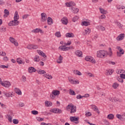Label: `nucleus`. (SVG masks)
I'll use <instances>...</instances> for the list:
<instances>
[{
    "mask_svg": "<svg viewBox=\"0 0 125 125\" xmlns=\"http://www.w3.org/2000/svg\"><path fill=\"white\" fill-rule=\"evenodd\" d=\"M73 74H75V75H77L78 76H82V73L80 72L79 70H73Z\"/></svg>",
    "mask_w": 125,
    "mask_h": 125,
    "instance_id": "obj_25",
    "label": "nucleus"
},
{
    "mask_svg": "<svg viewBox=\"0 0 125 125\" xmlns=\"http://www.w3.org/2000/svg\"><path fill=\"white\" fill-rule=\"evenodd\" d=\"M120 78H121V79H124L125 80V75L124 74H120Z\"/></svg>",
    "mask_w": 125,
    "mask_h": 125,
    "instance_id": "obj_63",
    "label": "nucleus"
},
{
    "mask_svg": "<svg viewBox=\"0 0 125 125\" xmlns=\"http://www.w3.org/2000/svg\"><path fill=\"white\" fill-rule=\"evenodd\" d=\"M66 38H74L75 35L73 33H67L65 34Z\"/></svg>",
    "mask_w": 125,
    "mask_h": 125,
    "instance_id": "obj_19",
    "label": "nucleus"
},
{
    "mask_svg": "<svg viewBox=\"0 0 125 125\" xmlns=\"http://www.w3.org/2000/svg\"><path fill=\"white\" fill-rule=\"evenodd\" d=\"M9 41L12 43H14L15 46H18V42L15 41V39L13 38V37H10Z\"/></svg>",
    "mask_w": 125,
    "mask_h": 125,
    "instance_id": "obj_9",
    "label": "nucleus"
},
{
    "mask_svg": "<svg viewBox=\"0 0 125 125\" xmlns=\"http://www.w3.org/2000/svg\"><path fill=\"white\" fill-rule=\"evenodd\" d=\"M124 116H123L121 114H117L116 115V118H117V119H119V120H120V121H124L125 119H124Z\"/></svg>",
    "mask_w": 125,
    "mask_h": 125,
    "instance_id": "obj_21",
    "label": "nucleus"
},
{
    "mask_svg": "<svg viewBox=\"0 0 125 125\" xmlns=\"http://www.w3.org/2000/svg\"><path fill=\"white\" fill-rule=\"evenodd\" d=\"M56 37H57V38H60L61 37V34L60 33V32H57L55 33Z\"/></svg>",
    "mask_w": 125,
    "mask_h": 125,
    "instance_id": "obj_48",
    "label": "nucleus"
},
{
    "mask_svg": "<svg viewBox=\"0 0 125 125\" xmlns=\"http://www.w3.org/2000/svg\"><path fill=\"white\" fill-rule=\"evenodd\" d=\"M78 19H79V17L76 16L72 18V21L73 22H76V21H78Z\"/></svg>",
    "mask_w": 125,
    "mask_h": 125,
    "instance_id": "obj_45",
    "label": "nucleus"
},
{
    "mask_svg": "<svg viewBox=\"0 0 125 125\" xmlns=\"http://www.w3.org/2000/svg\"><path fill=\"white\" fill-rule=\"evenodd\" d=\"M4 14L3 15V17L4 18H6V17H8V16L9 15V11L8 10L5 9L4 10Z\"/></svg>",
    "mask_w": 125,
    "mask_h": 125,
    "instance_id": "obj_14",
    "label": "nucleus"
},
{
    "mask_svg": "<svg viewBox=\"0 0 125 125\" xmlns=\"http://www.w3.org/2000/svg\"><path fill=\"white\" fill-rule=\"evenodd\" d=\"M92 114L90 112H86L85 114V116L86 117H90L91 116Z\"/></svg>",
    "mask_w": 125,
    "mask_h": 125,
    "instance_id": "obj_49",
    "label": "nucleus"
},
{
    "mask_svg": "<svg viewBox=\"0 0 125 125\" xmlns=\"http://www.w3.org/2000/svg\"><path fill=\"white\" fill-rule=\"evenodd\" d=\"M0 84L4 86V87H9L11 85L10 82L9 81H5L4 83L1 82V79L0 78Z\"/></svg>",
    "mask_w": 125,
    "mask_h": 125,
    "instance_id": "obj_3",
    "label": "nucleus"
},
{
    "mask_svg": "<svg viewBox=\"0 0 125 125\" xmlns=\"http://www.w3.org/2000/svg\"><path fill=\"white\" fill-rule=\"evenodd\" d=\"M90 32H91L90 28H87L84 30V31L83 32V36H85V35H89Z\"/></svg>",
    "mask_w": 125,
    "mask_h": 125,
    "instance_id": "obj_13",
    "label": "nucleus"
},
{
    "mask_svg": "<svg viewBox=\"0 0 125 125\" xmlns=\"http://www.w3.org/2000/svg\"><path fill=\"white\" fill-rule=\"evenodd\" d=\"M8 25L9 26H15L16 24H15L14 23H13V21H12L8 23Z\"/></svg>",
    "mask_w": 125,
    "mask_h": 125,
    "instance_id": "obj_54",
    "label": "nucleus"
},
{
    "mask_svg": "<svg viewBox=\"0 0 125 125\" xmlns=\"http://www.w3.org/2000/svg\"><path fill=\"white\" fill-rule=\"evenodd\" d=\"M15 91L16 92V93H17V94H18V95H21L22 94L21 90H19V89L17 88H15Z\"/></svg>",
    "mask_w": 125,
    "mask_h": 125,
    "instance_id": "obj_27",
    "label": "nucleus"
},
{
    "mask_svg": "<svg viewBox=\"0 0 125 125\" xmlns=\"http://www.w3.org/2000/svg\"><path fill=\"white\" fill-rule=\"evenodd\" d=\"M82 26H89V25H90V22H88V21H83L82 22Z\"/></svg>",
    "mask_w": 125,
    "mask_h": 125,
    "instance_id": "obj_24",
    "label": "nucleus"
},
{
    "mask_svg": "<svg viewBox=\"0 0 125 125\" xmlns=\"http://www.w3.org/2000/svg\"><path fill=\"white\" fill-rule=\"evenodd\" d=\"M76 5V3L73 2V1H70V7L72 8V7H73V6H75Z\"/></svg>",
    "mask_w": 125,
    "mask_h": 125,
    "instance_id": "obj_53",
    "label": "nucleus"
},
{
    "mask_svg": "<svg viewBox=\"0 0 125 125\" xmlns=\"http://www.w3.org/2000/svg\"><path fill=\"white\" fill-rule=\"evenodd\" d=\"M38 53L39 55H41L42 56L44 57V58H45L46 57V55H45V54H44L42 51H39L38 52Z\"/></svg>",
    "mask_w": 125,
    "mask_h": 125,
    "instance_id": "obj_35",
    "label": "nucleus"
},
{
    "mask_svg": "<svg viewBox=\"0 0 125 125\" xmlns=\"http://www.w3.org/2000/svg\"><path fill=\"white\" fill-rule=\"evenodd\" d=\"M71 10H72L75 14H77L79 12V8H75V7H72L71 8Z\"/></svg>",
    "mask_w": 125,
    "mask_h": 125,
    "instance_id": "obj_22",
    "label": "nucleus"
},
{
    "mask_svg": "<svg viewBox=\"0 0 125 125\" xmlns=\"http://www.w3.org/2000/svg\"><path fill=\"white\" fill-rule=\"evenodd\" d=\"M32 33L37 34V33H41V34H43V31L41 28H36L31 31Z\"/></svg>",
    "mask_w": 125,
    "mask_h": 125,
    "instance_id": "obj_8",
    "label": "nucleus"
},
{
    "mask_svg": "<svg viewBox=\"0 0 125 125\" xmlns=\"http://www.w3.org/2000/svg\"><path fill=\"white\" fill-rule=\"evenodd\" d=\"M76 98L77 99H82V98H83V97L81 95H78L77 96Z\"/></svg>",
    "mask_w": 125,
    "mask_h": 125,
    "instance_id": "obj_56",
    "label": "nucleus"
},
{
    "mask_svg": "<svg viewBox=\"0 0 125 125\" xmlns=\"http://www.w3.org/2000/svg\"><path fill=\"white\" fill-rule=\"evenodd\" d=\"M71 43H72V42H71L68 41V43H64V45H65V46H68V45H71Z\"/></svg>",
    "mask_w": 125,
    "mask_h": 125,
    "instance_id": "obj_61",
    "label": "nucleus"
},
{
    "mask_svg": "<svg viewBox=\"0 0 125 125\" xmlns=\"http://www.w3.org/2000/svg\"><path fill=\"white\" fill-rule=\"evenodd\" d=\"M117 8L118 9H125V7L124 6H118Z\"/></svg>",
    "mask_w": 125,
    "mask_h": 125,
    "instance_id": "obj_59",
    "label": "nucleus"
},
{
    "mask_svg": "<svg viewBox=\"0 0 125 125\" xmlns=\"http://www.w3.org/2000/svg\"><path fill=\"white\" fill-rule=\"evenodd\" d=\"M18 20H15V19H14L13 21H13V22L15 24V26H17V25H19V21H17Z\"/></svg>",
    "mask_w": 125,
    "mask_h": 125,
    "instance_id": "obj_44",
    "label": "nucleus"
},
{
    "mask_svg": "<svg viewBox=\"0 0 125 125\" xmlns=\"http://www.w3.org/2000/svg\"><path fill=\"white\" fill-rule=\"evenodd\" d=\"M114 118V115L113 114H109L107 116V119L109 120H113Z\"/></svg>",
    "mask_w": 125,
    "mask_h": 125,
    "instance_id": "obj_30",
    "label": "nucleus"
},
{
    "mask_svg": "<svg viewBox=\"0 0 125 125\" xmlns=\"http://www.w3.org/2000/svg\"><path fill=\"white\" fill-rule=\"evenodd\" d=\"M79 117H76L75 116H71L70 117V120L76 124H79Z\"/></svg>",
    "mask_w": 125,
    "mask_h": 125,
    "instance_id": "obj_7",
    "label": "nucleus"
},
{
    "mask_svg": "<svg viewBox=\"0 0 125 125\" xmlns=\"http://www.w3.org/2000/svg\"><path fill=\"white\" fill-rule=\"evenodd\" d=\"M75 54L79 57H82V55H83V52L80 50H77L75 51Z\"/></svg>",
    "mask_w": 125,
    "mask_h": 125,
    "instance_id": "obj_16",
    "label": "nucleus"
},
{
    "mask_svg": "<svg viewBox=\"0 0 125 125\" xmlns=\"http://www.w3.org/2000/svg\"><path fill=\"white\" fill-rule=\"evenodd\" d=\"M44 76H45V77L48 80H51V79H52V76L49 75V74H46L45 75H44Z\"/></svg>",
    "mask_w": 125,
    "mask_h": 125,
    "instance_id": "obj_36",
    "label": "nucleus"
},
{
    "mask_svg": "<svg viewBox=\"0 0 125 125\" xmlns=\"http://www.w3.org/2000/svg\"><path fill=\"white\" fill-rule=\"evenodd\" d=\"M106 52L104 50H99L97 53V56L99 58H104L105 55H106Z\"/></svg>",
    "mask_w": 125,
    "mask_h": 125,
    "instance_id": "obj_1",
    "label": "nucleus"
},
{
    "mask_svg": "<svg viewBox=\"0 0 125 125\" xmlns=\"http://www.w3.org/2000/svg\"><path fill=\"white\" fill-rule=\"evenodd\" d=\"M104 124L106 125H110V122H109V121H108V120H104Z\"/></svg>",
    "mask_w": 125,
    "mask_h": 125,
    "instance_id": "obj_52",
    "label": "nucleus"
},
{
    "mask_svg": "<svg viewBox=\"0 0 125 125\" xmlns=\"http://www.w3.org/2000/svg\"><path fill=\"white\" fill-rule=\"evenodd\" d=\"M69 93L70 95H76L75 91L71 89H69Z\"/></svg>",
    "mask_w": 125,
    "mask_h": 125,
    "instance_id": "obj_38",
    "label": "nucleus"
},
{
    "mask_svg": "<svg viewBox=\"0 0 125 125\" xmlns=\"http://www.w3.org/2000/svg\"><path fill=\"white\" fill-rule=\"evenodd\" d=\"M31 113L33 115H38V114H39V112L37 110H32Z\"/></svg>",
    "mask_w": 125,
    "mask_h": 125,
    "instance_id": "obj_50",
    "label": "nucleus"
},
{
    "mask_svg": "<svg viewBox=\"0 0 125 125\" xmlns=\"http://www.w3.org/2000/svg\"><path fill=\"white\" fill-rule=\"evenodd\" d=\"M112 86L113 88H114V89H116V88H117V87H119V84L117 83H115L113 84Z\"/></svg>",
    "mask_w": 125,
    "mask_h": 125,
    "instance_id": "obj_41",
    "label": "nucleus"
},
{
    "mask_svg": "<svg viewBox=\"0 0 125 125\" xmlns=\"http://www.w3.org/2000/svg\"><path fill=\"white\" fill-rule=\"evenodd\" d=\"M85 60L86 61H89V62H91V63H93V64H95V60L91 56H87L85 58Z\"/></svg>",
    "mask_w": 125,
    "mask_h": 125,
    "instance_id": "obj_5",
    "label": "nucleus"
},
{
    "mask_svg": "<svg viewBox=\"0 0 125 125\" xmlns=\"http://www.w3.org/2000/svg\"><path fill=\"white\" fill-rule=\"evenodd\" d=\"M14 19L16 20H18V19H19V15L18 14V12H15Z\"/></svg>",
    "mask_w": 125,
    "mask_h": 125,
    "instance_id": "obj_29",
    "label": "nucleus"
},
{
    "mask_svg": "<svg viewBox=\"0 0 125 125\" xmlns=\"http://www.w3.org/2000/svg\"><path fill=\"white\" fill-rule=\"evenodd\" d=\"M47 23L48 25H52L53 24V20L49 17L47 18Z\"/></svg>",
    "mask_w": 125,
    "mask_h": 125,
    "instance_id": "obj_18",
    "label": "nucleus"
},
{
    "mask_svg": "<svg viewBox=\"0 0 125 125\" xmlns=\"http://www.w3.org/2000/svg\"><path fill=\"white\" fill-rule=\"evenodd\" d=\"M114 73V70L110 69L107 71V75H112Z\"/></svg>",
    "mask_w": 125,
    "mask_h": 125,
    "instance_id": "obj_43",
    "label": "nucleus"
},
{
    "mask_svg": "<svg viewBox=\"0 0 125 125\" xmlns=\"http://www.w3.org/2000/svg\"><path fill=\"white\" fill-rule=\"evenodd\" d=\"M26 81H27V79L26 78V76L23 75L22 76V82H23V83H25V82H26Z\"/></svg>",
    "mask_w": 125,
    "mask_h": 125,
    "instance_id": "obj_51",
    "label": "nucleus"
},
{
    "mask_svg": "<svg viewBox=\"0 0 125 125\" xmlns=\"http://www.w3.org/2000/svg\"><path fill=\"white\" fill-rule=\"evenodd\" d=\"M50 112H52V113H54V114H61L62 113V110L59 108H55L51 109Z\"/></svg>",
    "mask_w": 125,
    "mask_h": 125,
    "instance_id": "obj_4",
    "label": "nucleus"
},
{
    "mask_svg": "<svg viewBox=\"0 0 125 125\" xmlns=\"http://www.w3.org/2000/svg\"><path fill=\"white\" fill-rule=\"evenodd\" d=\"M109 101H111V102H117L118 101V100H116V99L114 98H109Z\"/></svg>",
    "mask_w": 125,
    "mask_h": 125,
    "instance_id": "obj_42",
    "label": "nucleus"
},
{
    "mask_svg": "<svg viewBox=\"0 0 125 125\" xmlns=\"http://www.w3.org/2000/svg\"><path fill=\"white\" fill-rule=\"evenodd\" d=\"M34 62H39L40 61V57L39 56H36L34 58Z\"/></svg>",
    "mask_w": 125,
    "mask_h": 125,
    "instance_id": "obj_37",
    "label": "nucleus"
},
{
    "mask_svg": "<svg viewBox=\"0 0 125 125\" xmlns=\"http://www.w3.org/2000/svg\"><path fill=\"white\" fill-rule=\"evenodd\" d=\"M6 31V27L4 26H1L0 28V32L4 33V32H5Z\"/></svg>",
    "mask_w": 125,
    "mask_h": 125,
    "instance_id": "obj_33",
    "label": "nucleus"
},
{
    "mask_svg": "<svg viewBox=\"0 0 125 125\" xmlns=\"http://www.w3.org/2000/svg\"><path fill=\"white\" fill-rule=\"evenodd\" d=\"M0 68H1L2 69H4V68H8V66L4 65H0Z\"/></svg>",
    "mask_w": 125,
    "mask_h": 125,
    "instance_id": "obj_60",
    "label": "nucleus"
},
{
    "mask_svg": "<svg viewBox=\"0 0 125 125\" xmlns=\"http://www.w3.org/2000/svg\"><path fill=\"white\" fill-rule=\"evenodd\" d=\"M67 108L70 110V114H74V113H76V112H77V106H76V105L68 104L67 105Z\"/></svg>",
    "mask_w": 125,
    "mask_h": 125,
    "instance_id": "obj_2",
    "label": "nucleus"
},
{
    "mask_svg": "<svg viewBox=\"0 0 125 125\" xmlns=\"http://www.w3.org/2000/svg\"><path fill=\"white\" fill-rule=\"evenodd\" d=\"M7 117L8 118V121L10 122V123H12V118L10 115L8 114Z\"/></svg>",
    "mask_w": 125,
    "mask_h": 125,
    "instance_id": "obj_47",
    "label": "nucleus"
},
{
    "mask_svg": "<svg viewBox=\"0 0 125 125\" xmlns=\"http://www.w3.org/2000/svg\"><path fill=\"white\" fill-rule=\"evenodd\" d=\"M17 62L18 64H24L25 62H23V61L21 59V58H18L17 59Z\"/></svg>",
    "mask_w": 125,
    "mask_h": 125,
    "instance_id": "obj_34",
    "label": "nucleus"
},
{
    "mask_svg": "<svg viewBox=\"0 0 125 125\" xmlns=\"http://www.w3.org/2000/svg\"><path fill=\"white\" fill-rule=\"evenodd\" d=\"M36 71L38 74H40V75H43V74H45V73H46L44 70H36Z\"/></svg>",
    "mask_w": 125,
    "mask_h": 125,
    "instance_id": "obj_32",
    "label": "nucleus"
},
{
    "mask_svg": "<svg viewBox=\"0 0 125 125\" xmlns=\"http://www.w3.org/2000/svg\"><path fill=\"white\" fill-rule=\"evenodd\" d=\"M61 21L64 25H67L68 24V19L66 17H64L62 18Z\"/></svg>",
    "mask_w": 125,
    "mask_h": 125,
    "instance_id": "obj_11",
    "label": "nucleus"
},
{
    "mask_svg": "<svg viewBox=\"0 0 125 125\" xmlns=\"http://www.w3.org/2000/svg\"><path fill=\"white\" fill-rule=\"evenodd\" d=\"M117 80H118V82H119L120 83H124V80L122 79V78H121V77L120 78H118L117 79Z\"/></svg>",
    "mask_w": 125,
    "mask_h": 125,
    "instance_id": "obj_58",
    "label": "nucleus"
},
{
    "mask_svg": "<svg viewBox=\"0 0 125 125\" xmlns=\"http://www.w3.org/2000/svg\"><path fill=\"white\" fill-rule=\"evenodd\" d=\"M3 94H4L6 97H12V96L13 95V94H10V93L5 92H3Z\"/></svg>",
    "mask_w": 125,
    "mask_h": 125,
    "instance_id": "obj_23",
    "label": "nucleus"
},
{
    "mask_svg": "<svg viewBox=\"0 0 125 125\" xmlns=\"http://www.w3.org/2000/svg\"><path fill=\"white\" fill-rule=\"evenodd\" d=\"M52 94H54L55 96H56L57 95H59L60 94V91L59 90H56L52 91Z\"/></svg>",
    "mask_w": 125,
    "mask_h": 125,
    "instance_id": "obj_26",
    "label": "nucleus"
},
{
    "mask_svg": "<svg viewBox=\"0 0 125 125\" xmlns=\"http://www.w3.org/2000/svg\"><path fill=\"white\" fill-rule=\"evenodd\" d=\"M116 48H117V49L119 50V53H121L122 54H125V50L123 49H122V47H121L120 46H117Z\"/></svg>",
    "mask_w": 125,
    "mask_h": 125,
    "instance_id": "obj_20",
    "label": "nucleus"
},
{
    "mask_svg": "<svg viewBox=\"0 0 125 125\" xmlns=\"http://www.w3.org/2000/svg\"><path fill=\"white\" fill-rule=\"evenodd\" d=\"M3 60H4V61H5V62H7V61H8V58L7 57H4L3 58Z\"/></svg>",
    "mask_w": 125,
    "mask_h": 125,
    "instance_id": "obj_64",
    "label": "nucleus"
},
{
    "mask_svg": "<svg viewBox=\"0 0 125 125\" xmlns=\"http://www.w3.org/2000/svg\"><path fill=\"white\" fill-rule=\"evenodd\" d=\"M47 20V15L45 13L41 14V22H45Z\"/></svg>",
    "mask_w": 125,
    "mask_h": 125,
    "instance_id": "obj_6",
    "label": "nucleus"
},
{
    "mask_svg": "<svg viewBox=\"0 0 125 125\" xmlns=\"http://www.w3.org/2000/svg\"><path fill=\"white\" fill-rule=\"evenodd\" d=\"M36 119L38 122H42V121H43V118H42L41 117H37Z\"/></svg>",
    "mask_w": 125,
    "mask_h": 125,
    "instance_id": "obj_55",
    "label": "nucleus"
},
{
    "mask_svg": "<svg viewBox=\"0 0 125 125\" xmlns=\"http://www.w3.org/2000/svg\"><path fill=\"white\" fill-rule=\"evenodd\" d=\"M98 28L99 30H101V31H105V30H106V28H105V27L102 25L98 26Z\"/></svg>",
    "mask_w": 125,
    "mask_h": 125,
    "instance_id": "obj_39",
    "label": "nucleus"
},
{
    "mask_svg": "<svg viewBox=\"0 0 125 125\" xmlns=\"http://www.w3.org/2000/svg\"><path fill=\"white\" fill-rule=\"evenodd\" d=\"M59 49H60V50H62V51H67V47H66V46L64 45H62L60 46V47H59Z\"/></svg>",
    "mask_w": 125,
    "mask_h": 125,
    "instance_id": "obj_15",
    "label": "nucleus"
},
{
    "mask_svg": "<svg viewBox=\"0 0 125 125\" xmlns=\"http://www.w3.org/2000/svg\"><path fill=\"white\" fill-rule=\"evenodd\" d=\"M117 25L119 28H122V27H123V24H121V23L119 22H117Z\"/></svg>",
    "mask_w": 125,
    "mask_h": 125,
    "instance_id": "obj_62",
    "label": "nucleus"
},
{
    "mask_svg": "<svg viewBox=\"0 0 125 125\" xmlns=\"http://www.w3.org/2000/svg\"><path fill=\"white\" fill-rule=\"evenodd\" d=\"M125 38V34H120L116 38L117 41H123Z\"/></svg>",
    "mask_w": 125,
    "mask_h": 125,
    "instance_id": "obj_12",
    "label": "nucleus"
},
{
    "mask_svg": "<svg viewBox=\"0 0 125 125\" xmlns=\"http://www.w3.org/2000/svg\"><path fill=\"white\" fill-rule=\"evenodd\" d=\"M65 5L67 7H71V3H70V2H66L65 3Z\"/></svg>",
    "mask_w": 125,
    "mask_h": 125,
    "instance_id": "obj_57",
    "label": "nucleus"
},
{
    "mask_svg": "<svg viewBox=\"0 0 125 125\" xmlns=\"http://www.w3.org/2000/svg\"><path fill=\"white\" fill-rule=\"evenodd\" d=\"M13 123L14 125H18L19 123V121L17 119H13Z\"/></svg>",
    "mask_w": 125,
    "mask_h": 125,
    "instance_id": "obj_46",
    "label": "nucleus"
},
{
    "mask_svg": "<svg viewBox=\"0 0 125 125\" xmlns=\"http://www.w3.org/2000/svg\"><path fill=\"white\" fill-rule=\"evenodd\" d=\"M91 107L92 110H93L94 111H96V110H98V108L95 105L92 104L91 105Z\"/></svg>",
    "mask_w": 125,
    "mask_h": 125,
    "instance_id": "obj_40",
    "label": "nucleus"
},
{
    "mask_svg": "<svg viewBox=\"0 0 125 125\" xmlns=\"http://www.w3.org/2000/svg\"><path fill=\"white\" fill-rule=\"evenodd\" d=\"M36 68L34 67H30L28 68V72L30 73H34L36 72Z\"/></svg>",
    "mask_w": 125,
    "mask_h": 125,
    "instance_id": "obj_17",
    "label": "nucleus"
},
{
    "mask_svg": "<svg viewBox=\"0 0 125 125\" xmlns=\"http://www.w3.org/2000/svg\"><path fill=\"white\" fill-rule=\"evenodd\" d=\"M100 11L102 14H106L107 11L102 8H99Z\"/></svg>",
    "mask_w": 125,
    "mask_h": 125,
    "instance_id": "obj_28",
    "label": "nucleus"
},
{
    "mask_svg": "<svg viewBox=\"0 0 125 125\" xmlns=\"http://www.w3.org/2000/svg\"><path fill=\"white\" fill-rule=\"evenodd\" d=\"M45 104L47 106V107H50V106H52V102H51L46 101L45 102Z\"/></svg>",
    "mask_w": 125,
    "mask_h": 125,
    "instance_id": "obj_31",
    "label": "nucleus"
},
{
    "mask_svg": "<svg viewBox=\"0 0 125 125\" xmlns=\"http://www.w3.org/2000/svg\"><path fill=\"white\" fill-rule=\"evenodd\" d=\"M28 49H37L38 48V45L34 44H29L27 46Z\"/></svg>",
    "mask_w": 125,
    "mask_h": 125,
    "instance_id": "obj_10",
    "label": "nucleus"
}]
</instances>
